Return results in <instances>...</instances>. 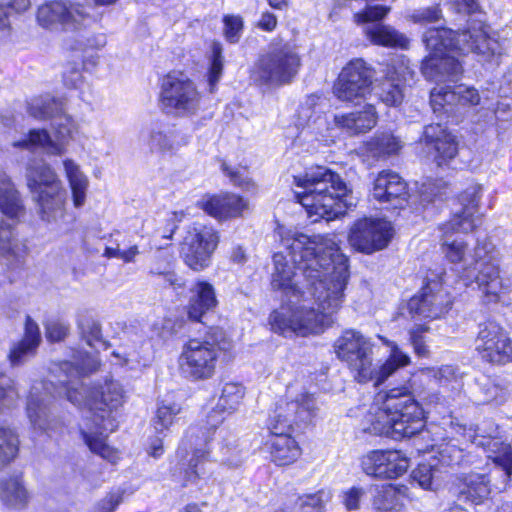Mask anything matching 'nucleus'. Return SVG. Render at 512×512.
I'll list each match as a JSON object with an SVG mask.
<instances>
[{
    "mask_svg": "<svg viewBox=\"0 0 512 512\" xmlns=\"http://www.w3.org/2000/svg\"><path fill=\"white\" fill-rule=\"evenodd\" d=\"M284 251L273 255L272 286L281 307L270 315L274 331L307 336L320 334L335 321L350 278L348 258L335 235H313L277 229Z\"/></svg>",
    "mask_w": 512,
    "mask_h": 512,
    "instance_id": "obj_1",
    "label": "nucleus"
},
{
    "mask_svg": "<svg viewBox=\"0 0 512 512\" xmlns=\"http://www.w3.org/2000/svg\"><path fill=\"white\" fill-rule=\"evenodd\" d=\"M96 355L78 353L74 361H63L54 366L56 383L35 382L27 399V415L34 427L50 437L61 428V421L52 416L50 404L54 398L51 389L58 395L64 394L76 407L87 408L91 419L87 418L81 428L83 440L89 449L111 463H115L118 451L106 443L109 433L117 428L112 415L125 401L123 386L113 379L106 380L99 388L84 385L81 378L99 367Z\"/></svg>",
    "mask_w": 512,
    "mask_h": 512,
    "instance_id": "obj_2",
    "label": "nucleus"
},
{
    "mask_svg": "<svg viewBox=\"0 0 512 512\" xmlns=\"http://www.w3.org/2000/svg\"><path fill=\"white\" fill-rule=\"evenodd\" d=\"M483 187L473 184L459 197L461 212L455 213L440 229L443 233L442 252L447 261L455 266L459 279L466 287L477 285L483 302H509L512 290L509 281L500 278V252L488 238L478 240L470 249L461 237L452 239L454 233H468L479 223L478 205Z\"/></svg>",
    "mask_w": 512,
    "mask_h": 512,
    "instance_id": "obj_3",
    "label": "nucleus"
},
{
    "mask_svg": "<svg viewBox=\"0 0 512 512\" xmlns=\"http://www.w3.org/2000/svg\"><path fill=\"white\" fill-rule=\"evenodd\" d=\"M429 56L422 63V74L438 84L431 90L430 104L434 113L452 114L459 103L458 85H441L448 79L455 82L462 73V65L456 55L473 52L482 61L498 65L503 54L502 44L488 33L482 20L467 30L455 32L448 28H430L423 36Z\"/></svg>",
    "mask_w": 512,
    "mask_h": 512,
    "instance_id": "obj_4",
    "label": "nucleus"
},
{
    "mask_svg": "<svg viewBox=\"0 0 512 512\" xmlns=\"http://www.w3.org/2000/svg\"><path fill=\"white\" fill-rule=\"evenodd\" d=\"M425 412L406 388H394L376 395L364 430L398 440L422 432Z\"/></svg>",
    "mask_w": 512,
    "mask_h": 512,
    "instance_id": "obj_5",
    "label": "nucleus"
},
{
    "mask_svg": "<svg viewBox=\"0 0 512 512\" xmlns=\"http://www.w3.org/2000/svg\"><path fill=\"white\" fill-rule=\"evenodd\" d=\"M294 182L303 189L295 192V198L305 208L311 222L335 219L355 206L346 183L326 167L310 168L303 177L295 176Z\"/></svg>",
    "mask_w": 512,
    "mask_h": 512,
    "instance_id": "obj_6",
    "label": "nucleus"
},
{
    "mask_svg": "<svg viewBox=\"0 0 512 512\" xmlns=\"http://www.w3.org/2000/svg\"><path fill=\"white\" fill-rule=\"evenodd\" d=\"M390 347L388 359L379 367L373 365V343L371 339L355 329H346L334 342V351L339 360L345 362L360 383L373 381L382 384L398 368L407 366L410 357L394 342L386 341Z\"/></svg>",
    "mask_w": 512,
    "mask_h": 512,
    "instance_id": "obj_7",
    "label": "nucleus"
},
{
    "mask_svg": "<svg viewBox=\"0 0 512 512\" xmlns=\"http://www.w3.org/2000/svg\"><path fill=\"white\" fill-rule=\"evenodd\" d=\"M315 400L311 394L289 402L281 401L268 420L269 438L264 444L271 461L278 466L294 463L301 455L298 442L292 437L295 427L308 424L314 417Z\"/></svg>",
    "mask_w": 512,
    "mask_h": 512,
    "instance_id": "obj_8",
    "label": "nucleus"
},
{
    "mask_svg": "<svg viewBox=\"0 0 512 512\" xmlns=\"http://www.w3.org/2000/svg\"><path fill=\"white\" fill-rule=\"evenodd\" d=\"M245 395V388L237 382H226L222 385L216 405L209 411L206 419L201 425L191 426L178 449V455L182 456L183 451L192 450V457L185 470V483H194L205 472L202 463L209 454L202 446H206L212 434L223 422L225 416L231 414L240 406Z\"/></svg>",
    "mask_w": 512,
    "mask_h": 512,
    "instance_id": "obj_9",
    "label": "nucleus"
},
{
    "mask_svg": "<svg viewBox=\"0 0 512 512\" xmlns=\"http://www.w3.org/2000/svg\"><path fill=\"white\" fill-rule=\"evenodd\" d=\"M91 21L90 12L84 5L70 1H51L41 5L37 11V22L44 29L73 34L65 41V48L71 51L100 49L106 45L103 34L86 30Z\"/></svg>",
    "mask_w": 512,
    "mask_h": 512,
    "instance_id": "obj_10",
    "label": "nucleus"
},
{
    "mask_svg": "<svg viewBox=\"0 0 512 512\" xmlns=\"http://www.w3.org/2000/svg\"><path fill=\"white\" fill-rule=\"evenodd\" d=\"M232 346L231 340L222 331H215L203 339L188 340L177 360L180 376L189 382L212 379Z\"/></svg>",
    "mask_w": 512,
    "mask_h": 512,
    "instance_id": "obj_11",
    "label": "nucleus"
},
{
    "mask_svg": "<svg viewBox=\"0 0 512 512\" xmlns=\"http://www.w3.org/2000/svg\"><path fill=\"white\" fill-rule=\"evenodd\" d=\"M62 103L50 96H41L32 99L28 103V113L35 119L46 120L54 118L53 126L56 131L57 140H52L48 132L44 129H33L29 132L27 138L15 142V147L34 150L43 149L50 155H62L66 152V141L70 137L74 125L72 119L62 114Z\"/></svg>",
    "mask_w": 512,
    "mask_h": 512,
    "instance_id": "obj_12",
    "label": "nucleus"
},
{
    "mask_svg": "<svg viewBox=\"0 0 512 512\" xmlns=\"http://www.w3.org/2000/svg\"><path fill=\"white\" fill-rule=\"evenodd\" d=\"M26 184L42 220L53 222L65 212L66 190L53 168L44 161H34L26 169Z\"/></svg>",
    "mask_w": 512,
    "mask_h": 512,
    "instance_id": "obj_13",
    "label": "nucleus"
},
{
    "mask_svg": "<svg viewBox=\"0 0 512 512\" xmlns=\"http://www.w3.org/2000/svg\"><path fill=\"white\" fill-rule=\"evenodd\" d=\"M159 102L166 113L189 117L200 110L201 94L187 75L174 71L162 79Z\"/></svg>",
    "mask_w": 512,
    "mask_h": 512,
    "instance_id": "obj_14",
    "label": "nucleus"
},
{
    "mask_svg": "<svg viewBox=\"0 0 512 512\" xmlns=\"http://www.w3.org/2000/svg\"><path fill=\"white\" fill-rule=\"evenodd\" d=\"M442 425H449L451 434H459L477 447H482L488 453L487 457L502 469L505 481L511 477L512 448L498 439L499 431L494 423H486L488 431L483 427H467L455 423L451 417L443 418Z\"/></svg>",
    "mask_w": 512,
    "mask_h": 512,
    "instance_id": "obj_15",
    "label": "nucleus"
},
{
    "mask_svg": "<svg viewBox=\"0 0 512 512\" xmlns=\"http://www.w3.org/2000/svg\"><path fill=\"white\" fill-rule=\"evenodd\" d=\"M300 66V56L292 45L272 44L270 51L258 61V80L274 86L285 85L297 75Z\"/></svg>",
    "mask_w": 512,
    "mask_h": 512,
    "instance_id": "obj_16",
    "label": "nucleus"
},
{
    "mask_svg": "<svg viewBox=\"0 0 512 512\" xmlns=\"http://www.w3.org/2000/svg\"><path fill=\"white\" fill-rule=\"evenodd\" d=\"M376 122L374 106L366 105L363 111L334 115L332 120L327 116H317L310 127L315 130L318 141L328 144L335 141L338 129H344L350 134H359L371 130Z\"/></svg>",
    "mask_w": 512,
    "mask_h": 512,
    "instance_id": "obj_17",
    "label": "nucleus"
},
{
    "mask_svg": "<svg viewBox=\"0 0 512 512\" xmlns=\"http://www.w3.org/2000/svg\"><path fill=\"white\" fill-rule=\"evenodd\" d=\"M475 350L489 363L503 365L512 362V341L507 332L495 321L479 324Z\"/></svg>",
    "mask_w": 512,
    "mask_h": 512,
    "instance_id": "obj_18",
    "label": "nucleus"
},
{
    "mask_svg": "<svg viewBox=\"0 0 512 512\" xmlns=\"http://www.w3.org/2000/svg\"><path fill=\"white\" fill-rule=\"evenodd\" d=\"M373 76V70L364 60H351L339 74L333 93L341 101H359L370 93Z\"/></svg>",
    "mask_w": 512,
    "mask_h": 512,
    "instance_id": "obj_19",
    "label": "nucleus"
},
{
    "mask_svg": "<svg viewBox=\"0 0 512 512\" xmlns=\"http://www.w3.org/2000/svg\"><path fill=\"white\" fill-rule=\"evenodd\" d=\"M452 297L440 281L428 280L419 295L413 296L407 303L411 318L437 319L451 308Z\"/></svg>",
    "mask_w": 512,
    "mask_h": 512,
    "instance_id": "obj_20",
    "label": "nucleus"
},
{
    "mask_svg": "<svg viewBox=\"0 0 512 512\" xmlns=\"http://www.w3.org/2000/svg\"><path fill=\"white\" fill-rule=\"evenodd\" d=\"M384 74V79L376 87V94L387 106H397L403 101L404 88L413 80L414 71L404 55H394L387 63Z\"/></svg>",
    "mask_w": 512,
    "mask_h": 512,
    "instance_id": "obj_21",
    "label": "nucleus"
},
{
    "mask_svg": "<svg viewBox=\"0 0 512 512\" xmlns=\"http://www.w3.org/2000/svg\"><path fill=\"white\" fill-rule=\"evenodd\" d=\"M217 244L216 231L205 226H195L187 232L180 253L188 267L201 271L209 265Z\"/></svg>",
    "mask_w": 512,
    "mask_h": 512,
    "instance_id": "obj_22",
    "label": "nucleus"
},
{
    "mask_svg": "<svg viewBox=\"0 0 512 512\" xmlns=\"http://www.w3.org/2000/svg\"><path fill=\"white\" fill-rule=\"evenodd\" d=\"M391 229L390 222L383 219H359L350 230L349 243L356 250L370 254L388 245Z\"/></svg>",
    "mask_w": 512,
    "mask_h": 512,
    "instance_id": "obj_23",
    "label": "nucleus"
},
{
    "mask_svg": "<svg viewBox=\"0 0 512 512\" xmlns=\"http://www.w3.org/2000/svg\"><path fill=\"white\" fill-rule=\"evenodd\" d=\"M361 467L368 476L395 479L409 468V459L399 450H372L361 458Z\"/></svg>",
    "mask_w": 512,
    "mask_h": 512,
    "instance_id": "obj_24",
    "label": "nucleus"
},
{
    "mask_svg": "<svg viewBox=\"0 0 512 512\" xmlns=\"http://www.w3.org/2000/svg\"><path fill=\"white\" fill-rule=\"evenodd\" d=\"M372 195L381 203H389L394 209H403L409 198L406 181L391 170H383L377 175Z\"/></svg>",
    "mask_w": 512,
    "mask_h": 512,
    "instance_id": "obj_25",
    "label": "nucleus"
},
{
    "mask_svg": "<svg viewBox=\"0 0 512 512\" xmlns=\"http://www.w3.org/2000/svg\"><path fill=\"white\" fill-rule=\"evenodd\" d=\"M425 145L434 151V160L438 166L448 165L458 152L455 136L441 124H431L424 128Z\"/></svg>",
    "mask_w": 512,
    "mask_h": 512,
    "instance_id": "obj_26",
    "label": "nucleus"
},
{
    "mask_svg": "<svg viewBox=\"0 0 512 512\" xmlns=\"http://www.w3.org/2000/svg\"><path fill=\"white\" fill-rule=\"evenodd\" d=\"M148 275L159 285L177 293L185 287L184 278L176 272L173 255L165 251H158L153 256L148 266Z\"/></svg>",
    "mask_w": 512,
    "mask_h": 512,
    "instance_id": "obj_27",
    "label": "nucleus"
},
{
    "mask_svg": "<svg viewBox=\"0 0 512 512\" xmlns=\"http://www.w3.org/2000/svg\"><path fill=\"white\" fill-rule=\"evenodd\" d=\"M41 343V333L38 324L30 317H26L23 338L10 347L8 360L12 367L23 365L34 357Z\"/></svg>",
    "mask_w": 512,
    "mask_h": 512,
    "instance_id": "obj_28",
    "label": "nucleus"
},
{
    "mask_svg": "<svg viewBox=\"0 0 512 512\" xmlns=\"http://www.w3.org/2000/svg\"><path fill=\"white\" fill-rule=\"evenodd\" d=\"M147 143L153 152L174 154L188 143V138L174 127L157 122L149 130Z\"/></svg>",
    "mask_w": 512,
    "mask_h": 512,
    "instance_id": "obj_29",
    "label": "nucleus"
},
{
    "mask_svg": "<svg viewBox=\"0 0 512 512\" xmlns=\"http://www.w3.org/2000/svg\"><path fill=\"white\" fill-rule=\"evenodd\" d=\"M214 287L205 281H199L191 288L188 304V316L191 320L205 323L204 318L217 306Z\"/></svg>",
    "mask_w": 512,
    "mask_h": 512,
    "instance_id": "obj_30",
    "label": "nucleus"
},
{
    "mask_svg": "<svg viewBox=\"0 0 512 512\" xmlns=\"http://www.w3.org/2000/svg\"><path fill=\"white\" fill-rule=\"evenodd\" d=\"M459 500L478 505L489 498L490 479L485 474L471 473L458 478L457 491Z\"/></svg>",
    "mask_w": 512,
    "mask_h": 512,
    "instance_id": "obj_31",
    "label": "nucleus"
},
{
    "mask_svg": "<svg viewBox=\"0 0 512 512\" xmlns=\"http://www.w3.org/2000/svg\"><path fill=\"white\" fill-rule=\"evenodd\" d=\"M0 212L9 219H19L25 207L19 191L6 172L0 170Z\"/></svg>",
    "mask_w": 512,
    "mask_h": 512,
    "instance_id": "obj_32",
    "label": "nucleus"
},
{
    "mask_svg": "<svg viewBox=\"0 0 512 512\" xmlns=\"http://www.w3.org/2000/svg\"><path fill=\"white\" fill-rule=\"evenodd\" d=\"M246 204L244 200L234 194L217 195L209 198L203 204V210L210 216L225 220L241 214Z\"/></svg>",
    "mask_w": 512,
    "mask_h": 512,
    "instance_id": "obj_33",
    "label": "nucleus"
},
{
    "mask_svg": "<svg viewBox=\"0 0 512 512\" xmlns=\"http://www.w3.org/2000/svg\"><path fill=\"white\" fill-rule=\"evenodd\" d=\"M365 34L375 45L401 49H407L409 45V40L404 34L399 33L391 26L380 23L367 26Z\"/></svg>",
    "mask_w": 512,
    "mask_h": 512,
    "instance_id": "obj_34",
    "label": "nucleus"
},
{
    "mask_svg": "<svg viewBox=\"0 0 512 512\" xmlns=\"http://www.w3.org/2000/svg\"><path fill=\"white\" fill-rule=\"evenodd\" d=\"M29 499V492L20 478L0 482V500L5 506L21 510L28 505Z\"/></svg>",
    "mask_w": 512,
    "mask_h": 512,
    "instance_id": "obj_35",
    "label": "nucleus"
},
{
    "mask_svg": "<svg viewBox=\"0 0 512 512\" xmlns=\"http://www.w3.org/2000/svg\"><path fill=\"white\" fill-rule=\"evenodd\" d=\"M65 175L72 191L73 204L76 208L84 205L89 181L87 176L81 171L79 165L71 159L63 162Z\"/></svg>",
    "mask_w": 512,
    "mask_h": 512,
    "instance_id": "obj_36",
    "label": "nucleus"
},
{
    "mask_svg": "<svg viewBox=\"0 0 512 512\" xmlns=\"http://www.w3.org/2000/svg\"><path fill=\"white\" fill-rule=\"evenodd\" d=\"M401 148L400 139L389 132L377 134L364 144V151L376 159L395 154Z\"/></svg>",
    "mask_w": 512,
    "mask_h": 512,
    "instance_id": "obj_37",
    "label": "nucleus"
},
{
    "mask_svg": "<svg viewBox=\"0 0 512 512\" xmlns=\"http://www.w3.org/2000/svg\"><path fill=\"white\" fill-rule=\"evenodd\" d=\"M426 378H434L442 388L451 392H458L462 387L461 373L452 365H444L439 368H426L421 371Z\"/></svg>",
    "mask_w": 512,
    "mask_h": 512,
    "instance_id": "obj_38",
    "label": "nucleus"
},
{
    "mask_svg": "<svg viewBox=\"0 0 512 512\" xmlns=\"http://www.w3.org/2000/svg\"><path fill=\"white\" fill-rule=\"evenodd\" d=\"M372 505L376 512H398L400 509L398 489L393 484L375 486Z\"/></svg>",
    "mask_w": 512,
    "mask_h": 512,
    "instance_id": "obj_39",
    "label": "nucleus"
},
{
    "mask_svg": "<svg viewBox=\"0 0 512 512\" xmlns=\"http://www.w3.org/2000/svg\"><path fill=\"white\" fill-rule=\"evenodd\" d=\"M429 452L435 453L434 458L440 466L453 467L464 461L463 449L456 444L449 442L433 443Z\"/></svg>",
    "mask_w": 512,
    "mask_h": 512,
    "instance_id": "obj_40",
    "label": "nucleus"
},
{
    "mask_svg": "<svg viewBox=\"0 0 512 512\" xmlns=\"http://www.w3.org/2000/svg\"><path fill=\"white\" fill-rule=\"evenodd\" d=\"M331 499L332 491L321 489L313 494L299 496L296 504L301 512H324Z\"/></svg>",
    "mask_w": 512,
    "mask_h": 512,
    "instance_id": "obj_41",
    "label": "nucleus"
},
{
    "mask_svg": "<svg viewBox=\"0 0 512 512\" xmlns=\"http://www.w3.org/2000/svg\"><path fill=\"white\" fill-rule=\"evenodd\" d=\"M222 438L220 460L231 466H238L242 461L243 450L239 448L237 441L225 429H220Z\"/></svg>",
    "mask_w": 512,
    "mask_h": 512,
    "instance_id": "obj_42",
    "label": "nucleus"
},
{
    "mask_svg": "<svg viewBox=\"0 0 512 512\" xmlns=\"http://www.w3.org/2000/svg\"><path fill=\"white\" fill-rule=\"evenodd\" d=\"M181 408L176 403H165L158 406L156 415L153 418L152 426L157 434H163L173 424L174 418L179 414Z\"/></svg>",
    "mask_w": 512,
    "mask_h": 512,
    "instance_id": "obj_43",
    "label": "nucleus"
},
{
    "mask_svg": "<svg viewBox=\"0 0 512 512\" xmlns=\"http://www.w3.org/2000/svg\"><path fill=\"white\" fill-rule=\"evenodd\" d=\"M78 328L83 339L91 347L98 349L106 348L105 342L102 340L100 324L91 317H83L78 321Z\"/></svg>",
    "mask_w": 512,
    "mask_h": 512,
    "instance_id": "obj_44",
    "label": "nucleus"
},
{
    "mask_svg": "<svg viewBox=\"0 0 512 512\" xmlns=\"http://www.w3.org/2000/svg\"><path fill=\"white\" fill-rule=\"evenodd\" d=\"M18 452V437L8 428L0 427V468L8 464Z\"/></svg>",
    "mask_w": 512,
    "mask_h": 512,
    "instance_id": "obj_45",
    "label": "nucleus"
},
{
    "mask_svg": "<svg viewBox=\"0 0 512 512\" xmlns=\"http://www.w3.org/2000/svg\"><path fill=\"white\" fill-rule=\"evenodd\" d=\"M19 398L14 380L4 373H0V415L15 406Z\"/></svg>",
    "mask_w": 512,
    "mask_h": 512,
    "instance_id": "obj_46",
    "label": "nucleus"
},
{
    "mask_svg": "<svg viewBox=\"0 0 512 512\" xmlns=\"http://www.w3.org/2000/svg\"><path fill=\"white\" fill-rule=\"evenodd\" d=\"M223 66L222 45L219 42H213L211 44V63L208 71V85L211 93L214 92L222 76Z\"/></svg>",
    "mask_w": 512,
    "mask_h": 512,
    "instance_id": "obj_47",
    "label": "nucleus"
},
{
    "mask_svg": "<svg viewBox=\"0 0 512 512\" xmlns=\"http://www.w3.org/2000/svg\"><path fill=\"white\" fill-rule=\"evenodd\" d=\"M30 4V0H0V31H9V17L12 12H24L30 7Z\"/></svg>",
    "mask_w": 512,
    "mask_h": 512,
    "instance_id": "obj_48",
    "label": "nucleus"
},
{
    "mask_svg": "<svg viewBox=\"0 0 512 512\" xmlns=\"http://www.w3.org/2000/svg\"><path fill=\"white\" fill-rule=\"evenodd\" d=\"M139 253L137 245H131L128 249H120V245L116 244V247H106L103 256L109 259L117 258L124 263H132Z\"/></svg>",
    "mask_w": 512,
    "mask_h": 512,
    "instance_id": "obj_49",
    "label": "nucleus"
},
{
    "mask_svg": "<svg viewBox=\"0 0 512 512\" xmlns=\"http://www.w3.org/2000/svg\"><path fill=\"white\" fill-rule=\"evenodd\" d=\"M428 330L429 328L426 325L419 324L415 325L409 331L410 342L414 348V352L421 357L426 356L428 353V348L424 340V334Z\"/></svg>",
    "mask_w": 512,
    "mask_h": 512,
    "instance_id": "obj_50",
    "label": "nucleus"
},
{
    "mask_svg": "<svg viewBox=\"0 0 512 512\" xmlns=\"http://www.w3.org/2000/svg\"><path fill=\"white\" fill-rule=\"evenodd\" d=\"M436 469L432 464H419L412 472V477L423 489H432Z\"/></svg>",
    "mask_w": 512,
    "mask_h": 512,
    "instance_id": "obj_51",
    "label": "nucleus"
},
{
    "mask_svg": "<svg viewBox=\"0 0 512 512\" xmlns=\"http://www.w3.org/2000/svg\"><path fill=\"white\" fill-rule=\"evenodd\" d=\"M389 10V7L382 5L367 6L363 11L354 15V20L357 24L377 21L384 18Z\"/></svg>",
    "mask_w": 512,
    "mask_h": 512,
    "instance_id": "obj_52",
    "label": "nucleus"
},
{
    "mask_svg": "<svg viewBox=\"0 0 512 512\" xmlns=\"http://www.w3.org/2000/svg\"><path fill=\"white\" fill-rule=\"evenodd\" d=\"M80 62L68 63L63 72V82L68 88H80L83 83V75Z\"/></svg>",
    "mask_w": 512,
    "mask_h": 512,
    "instance_id": "obj_53",
    "label": "nucleus"
},
{
    "mask_svg": "<svg viewBox=\"0 0 512 512\" xmlns=\"http://www.w3.org/2000/svg\"><path fill=\"white\" fill-rule=\"evenodd\" d=\"M224 35L230 43H236L241 37L243 22L239 16L224 17Z\"/></svg>",
    "mask_w": 512,
    "mask_h": 512,
    "instance_id": "obj_54",
    "label": "nucleus"
},
{
    "mask_svg": "<svg viewBox=\"0 0 512 512\" xmlns=\"http://www.w3.org/2000/svg\"><path fill=\"white\" fill-rule=\"evenodd\" d=\"M69 331V325L60 320H48L45 323V335L51 342L63 340Z\"/></svg>",
    "mask_w": 512,
    "mask_h": 512,
    "instance_id": "obj_55",
    "label": "nucleus"
},
{
    "mask_svg": "<svg viewBox=\"0 0 512 512\" xmlns=\"http://www.w3.org/2000/svg\"><path fill=\"white\" fill-rule=\"evenodd\" d=\"M482 393L483 398L480 401L483 403H488L491 401L501 403L505 400L506 396V391L503 388L488 379L485 383L482 384Z\"/></svg>",
    "mask_w": 512,
    "mask_h": 512,
    "instance_id": "obj_56",
    "label": "nucleus"
},
{
    "mask_svg": "<svg viewBox=\"0 0 512 512\" xmlns=\"http://www.w3.org/2000/svg\"><path fill=\"white\" fill-rule=\"evenodd\" d=\"M444 3L457 14L472 15L479 12L477 0H444Z\"/></svg>",
    "mask_w": 512,
    "mask_h": 512,
    "instance_id": "obj_57",
    "label": "nucleus"
},
{
    "mask_svg": "<svg viewBox=\"0 0 512 512\" xmlns=\"http://www.w3.org/2000/svg\"><path fill=\"white\" fill-rule=\"evenodd\" d=\"M442 17L441 9L438 6L426 7L415 10L411 19L415 23H432L438 21Z\"/></svg>",
    "mask_w": 512,
    "mask_h": 512,
    "instance_id": "obj_58",
    "label": "nucleus"
},
{
    "mask_svg": "<svg viewBox=\"0 0 512 512\" xmlns=\"http://www.w3.org/2000/svg\"><path fill=\"white\" fill-rule=\"evenodd\" d=\"M364 495L365 490L362 487H351L342 493V503L349 511L357 510Z\"/></svg>",
    "mask_w": 512,
    "mask_h": 512,
    "instance_id": "obj_59",
    "label": "nucleus"
},
{
    "mask_svg": "<svg viewBox=\"0 0 512 512\" xmlns=\"http://www.w3.org/2000/svg\"><path fill=\"white\" fill-rule=\"evenodd\" d=\"M458 94L460 104L477 105L480 102V95L478 91L473 87L460 84L458 85Z\"/></svg>",
    "mask_w": 512,
    "mask_h": 512,
    "instance_id": "obj_60",
    "label": "nucleus"
},
{
    "mask_svg": "<svg viewBox=\"0 0 512 512\" xmlns=\"http://www.w3.org/2000/svg\"><path fill=\"white\" fill-rule=\"evenodd\" d=\"M165 436L166 434L164 432L163 434H158L156 437L149 438L146 448L149 456L157 459L164 454L163 438Z\"/></svg>",
    "mask_w": 512,
    "mask_h": 512,
    "instance_id": "obj_61",
    "label": "nucleus"
},
{
    "mask_svg": "<svg viewBox=\"0 0 512 512\" xmlns=\"http://www.w3.org/2000/svg\"><path fill=\"white\" fill-rule=\"evenodd\" d=\"M122 502V496L118 493H111L98 505L97 512H114Z\"/></svg>",
    "mask_w": 512,
    "mask_h": 512,
    "instance_id": "obj_62",
    "label": "nucleus"
},
{
    "mask_svg": "<svg viewBox=\"0 0 512 512\" xmlns=\"http://www.w3.org/2000/svg\"><path fill=\"white\" fill-rule=\"evenodd\" d=\"M277 26V17L271 12H264L258 21V28L271 32Z\"/></svg>",
    "mask_w": 512,
    "mask_h": 512,
    "instance_id": "obj_63",
    "label": "nucleus"
},
{
    "mask_svg": "<svg viewBox=\"0 0 512 512\" xmlns=\"http://www.w3.org/2000/svg\"><path fill=\"white\" fill-rule=\"evenodd\" d=\"M222 170L224 171V173H226L230 177V180L235 185L243 186L246 183L245 182L244 171L232 170L225 163L222 165Z\"/></svg>",
    "mask_w": 512,
    "mask_h": 512,
    "instance_id": "obj_64",
    "label": "nucleus"
}]
</instances>
